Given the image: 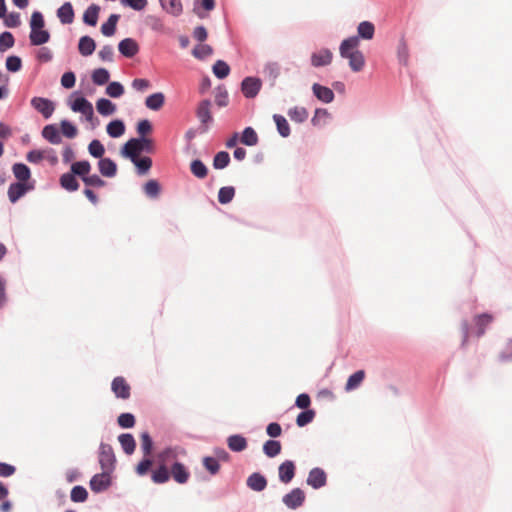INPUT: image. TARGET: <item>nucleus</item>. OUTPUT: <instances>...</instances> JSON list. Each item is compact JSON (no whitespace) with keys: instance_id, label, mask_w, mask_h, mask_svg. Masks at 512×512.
I'll use <instances>...</instances> for the list:
<instances>
[{"instance_id":"obj_12","label":"nucleus","mask_w":512,"mask_h":512,"mask_svg":"<svg viewBox=\"0 0 512 512\" xmlns=\"http://www.w3.org/2000/svg\"><path fill=\"white\" fill-rule=\"evenodd\" d=\"M189 469L180 461H174L170 467V478L178 484H186L190 478Z\"/></svg>"},{"instance_id":"obj_9","label":"nucleus","mask_w":512,"mask_h":512,"mask_svg":"<svg viewBox=\"0 0 512 512\" xmlns=\"http://www.w3.org/2000/svg\"><path fill=\"white\" fill-rule=\"evenodd\" d=\"M307 484L315 490L321 489L327 484V473L323 468H312L306 479Z\"/></svg>"},{"instance_id":"obj_13","label":"nucleus","mask_w":512,"mask_h":512,"mask_svg":"<svg viewBox=\"0 0 512 512\" xmlns=\"http://www.w3.org/2000/svg\"><path fill=\"white\" fill-rule=\"evenodd\" d=\"M296 475V464L293 460H285L278 466V478L283 484H289Z\"/></svg>"},{"instance_id":"obj_27","label":"nucleus","mask_w":512,"mask_h":512,"mask_svg":"<svg viewBox=\"0 0 512 512\" xmlns=\"http://www.w3.org/2000/svg\"><path fill=\"white\" fill-rule=\"evenodd\" d=\"M125 131V122L119 118L111 120L106 126V132L111 138H119L125 133Z\"/></svg>"},{"instance_id":"obj_11","label":"nucleus","mask_w":512,"mask_h":512,"mask_svg":"<svg viewBox=\"0 0 512 512\" xmlns=\"http://www.w3.org/2000/svg\"><path fill=\"white\" fill-rule=\"evenodd\" d=\"M111 390L118 399L126 400L131 395V387L122 376H117L112 380Z\"/></svg>"},{"instance_id":"obj_37","label":"nucleus","mask_w":512,"mask_h":512,"mask_svg":"<svg viewBox=\"0 0 512 512\" xmlns=\"http://www.w3.org/2000/svg\"><path fill=\"white\" fill-rule=\"evenodd\" d=\"M239 136L240 142L245 146H255L259 142L258 134L256 130L251 126L245 127Z\"/></svg>"},{"instance_id":"obj_49","label":"nucleus","mask_w":512,"mask_h":512,"mask_svg":"<svg viewBox=\"0 0 512 512\" xmlns=\"http://www.w3.org/2000/svg\"><path fill=\"white\" fill-rule=\"evenodd\" d=\"M140 446L144 456H152L154 440L148 431L140 434Z\"/></svg>"},{"instance_id":"obj_29","label":"nucleus","mask_w":512,"mask_h":512,"mask_svg":"<svg viewBox=\"0 0 512 512\" xmlns=\"http://www.w3.org/2000/svg\"><path fill=\"white\" fill-rule=\"evenodd\" d=\"M184 449L180 446H167L158 454L160 463L166 464L171 460H176L180 453H183Z\"/></svg>"},{"instance_id":"obj_33","label":"nucleus","mask_w":512,"mask_h":512,"mask_svg":"<svg viewBox=\"0 0 512 512\" xmlns=\"http://www.w3.org/2000/svg\"><path fill=\"white\" fill-rule=\"evenodd\" d=\"M96 109L100 115L107 117L116 112L117 106L110 99L102 97L96 101Z\"/></svg>"},{"instance_id":"obj_17","label":"nucleus","mask_w":512,"mask_h":512,"mask_svg":"<svg viewBox=\"0 0 512 512\" xmlns=\"http://www.w3.org/2000/svg\"><path fill=\"white\" fill-rule=\"evenodd\" d=\"M98 169L103 177L113 178L117 175L118 166L113 159L104 157L98 161Z\"/></svg>"},{"instance_id":"obj_61","label":"nucleus","mask_w":512,"mask_h":512,"mask_svg":"<svg viewBox=\"0 0 512 512\" xmlns=\"http://www.w3.org/2000/svg\"><path fill=\"white\" fill-rule=\"evenodd\" d=\"M23 63L21 57L9 55L5 61L6 70L10 73H17L22 69Z\"/></svg>"},{"instance_id":"obj_10","label":"nucleus","mask_w":512,"mask_h":512,"mask_svg":"<svg viewBox=\"0 0 512 512\" xmlns=\"http://www.w3.org/2000/svg\"><path fill=\"white\" fill-rule=\"evenodd\" d=\"M118 51L123 57L131 59L139 53L140 46L134 38L127 37L118 43Z\"/></svg>"},{"instance_id":"obj_4","label":"nucleus","mask_w":512,"mask_h":512,"mask_svg":"<svg viewBox=\"0 0 512 512\" xmlns=\"http://www.w3.org/2000/svg\"><path fill=\"white\" fill-rule=\"evenodd\" d=\"M262 88V80L257 76H246L240 83V90L247 99H254Z\"/></svg>"},{"instance_id":"obj_52","label":"nucleus","mask_w":512,"mask_h":512,"mask_svg":"<svg viewBox=\"0 0 512 512\" xmlns=\"http://www.w3.org/2000/svg\"><path fill=\"white\" fill-rule=\"evenodd\" d=\"M60 132L64 137L73 139L78 134V128L72 121L63 119L60 122Z\"/></svg>"},{"instance_id":"obj_40","label":"nucleus","mask_w":512,"mask_h":512,"mask_svg":"<svg viewBox=\"0 0 512 512\" xmlns=\"http://www.w3.org/2000/svg\"><path fill=\"white\" fill-rule=\"evenodd\" d=\"M272 119L276 125L278 134L283 138L289 137L291 134V128L287 119L281 114H274Z\"/></svg>"},{"instance_id":"obj_45","label":"nucleus","mask_w":512,"mask_h":512,"mask_svg":"<svg viewBox=\"0 0 512 512\" xmlns=\"http://www.w3.org/2000/svg\"><path fill=\"white\" fill-rule=\"evenodd\" d=\"M190 171L198 179L206 178L209 172L205 163L199 158L193 159L190 162Z\"/></svg>"},{"instance_id":"obj_35","label":"nucleus","mask_w":512,"mask_h":512,"mask_svg":"<svg viewBox=\"0 0 512 512\" xmlns=\"http://www.w3.org/2000/svg\"><path fill=\"white\" fill-rule=\"evenodd\" d=\"M119 19H120L119 14H116V13L110 14L108 19L106 20V22H104L101 25V29H100L101 33L105 37H112L113 35H115L116 30H117V23H118Z\"/></svg>"},{"instance_id":"obj_19","label":"nucleus","mask_w":512,"mask_h":512,"mask_svg":"<svg viewBox=\"0 0 512 512\" xmlns=\"http://www.w3.org/2000/svg\"><path fill=\"white\" fill-rule=\"evenodd\" d=\"M56 15L59 19V21L64 24L68 25L71 24L74 21L75 18V12L74 8L71 2L67 1L64 2L56 11Z\"/></svg>"},{"instance_id":"obj_62","label":"nucleus","mask_w":512,"mask_h":512,"mask_svg":"<svg viewBox=\"0 0 512 512\" xmlns=\"http://www.w3.org/2000/svg\"><path fill=\"white\" fill-rule=\"evenodd\" d=\"M15 44V37L10 31H3L0 34V53L6 52Z\"/></svg>"},{"instance_id":"obj_1","label":"nucleus","mask_w":512,"mask_h":512,"mask_svg":"<svg viewBox=\"0 0 512 512\" xmlns=\"http://www.w3.org/2000/svg\"><path fill=\"white\" fill-rule=\"evenodd\" d=\"M155 150L154 141L150 137H132L120 148V155L126 159L133 160L141 153H153Z\"/></svg>"},{"instance_id":"obj_26","label":"nucleus","mask_w":512,"mask_h":512,"mask_svg":"<svg viewBox=\"0 0 512 512\" xmlns=\"http://www.w3.org/2000/svg\"><path fill=\"white\" fill-rule=\"evenodd\" d=\"M95 49H96V42L91 36L84 35L79 38L78 51L82 56H84V57L91 56L94 53Z\"/></svg>"},{"instance_id":"obj_6","label":"nucleus","mask_w":512,"mask_h":512,"mask_svg":"<svg viewBox=\"0 0 512 512\" xmlns=\"http://www.w3.org/2000/svg\"><path fill=\"white\" fill-rule=\"evenodd\" d=\"M112 472L103 471L96 473L90 479L89 486L94 493H102L106 491L112 484Z\"/></svg>"},{"instance_id":"obj_8","label":"nucleus","mask_w":512,"mask_h":512,"mask_svg":"<svg viewBox=\"0 0 512 512\" xmlns=\"http://www.w3.org/2000/svg\"><path fill=\"white\" fill-rule=\"evenodd\" d=\"M30 104L45 119H49L55 110V103L51 99L45 97L35 96L31 99Z\"/></svg>"},{"instance_id":"obj_43","label":"nucleus","mask_w":512,"mask_h":512,"mask_svg":"<svg viewBox=\"0 0 512 512\" xmlns=\"http://www.w3.org/2000/svg\"><path fill=\"white\" fill-rule=\"evenodd\" d=\"M110 72L108 69L99 67L92 71L91 79L93 84L97 86L106 85L110 81Z\"/></svg>"},{"instance_id":"obj_31","label":"nucleus","mask_w":512,"mask_h":512,"mask_svg":"<svg viewBox=\"0 0 512 512\" xmlns=\"http://www.w3.org/2000/svg\"><path fill=\"white\" fill-rule=\"evenodd\" d=\"M118 441L123 452L126 455H132L136 449V440L131 433H122L118 436Z\"/></svg>"},{"instance_id":"obj_16","label":"nucleus","mask_w":512,"mask_h":512,"mask_svg":"<svg viewBox=\"0 0 512 512\" xmlns=\"http://www.w3.org/2000/svg\"><path fill=\"white\" fill-rule=\"evenodd\" d=\"M249 489L255 492H262L268 485L267 478L261 472H253L246 480Z\"/></svg>"},{"instance_id":"obj_5","label":"nucleus","mask_w":512,"mask_h":512,"mask_svg":"<svg viewBox=\"0 0 512 512\" xmlns=\"http://www.w3.org/2000/svg\"><path fill=\"white\" fill-rule=\"evenodd\" d=\"M35 189V180H32V183H25L20 181L12 182L8 188V199L12 204L18 202L23 196H25L29 191Z\"/></svg>"},{"instance_id":"obj_3","label":"nucleus","mask_w":512,"mask_h":512,"mask_svg":"<svg viewBox=\"0 0 512 512\" xmlns=\"http://www.w3.org/2000/svg\"><path fill=\"white\" fill-rule=\"evenodd\" d=\"M212 102L210 99H203L199 102L196 109V117L201 123L200 132L206 133L209 129V125L213 122V116L210 110Z\"/></svg>"},{"instance_id":"obj_18","label":"nucleus","mask_w":512,"mask_h":512,"mask_svg":"<svg viewBox=\"0 0 512 512\" xmlns=\"http://www.w3.org/2000/svg\"><path fill=\"white\" fill-rule=\"evenodd\" d=\"M73 100L68 101V105L73 112L81 113V111L86 110L88 107L92 106V103L79 91H75L71 94V98Z\"/></svg>"},{"instance_id":"obj_63","label":"nucleus","mask_w":512,"mask_h":512,"mask_svg":"<svg viewBox=\"0 0 512 512\" xmlns=\"http://www.w3.org/2000/svg\"><path fill=\"white\" fill-rule=\"evenodd\" d=\"M153 459L151 456H144L136 465L135 472L138 476H145L151 470Z\"/></svg>"},{"instance_id":"obj_64","label":"nucleus","mask_w":512,"mask_h":512,"mask_svg":"<svg viewBox=\"0 0 512 512\" xmlns=\"http://www.w3.org/2000/svg\"><path fill=\"white\" fill-rule=\"evenodd\" d=\"M213 54V48L209 44H199L192 50V55L198 60H204Z\"/></svg>"},{"instance_id":"obj_23","label":"nucleus","mask_w":512,"mask_h":512,"mask_svg":"<svg viewBox=\"0 0 512 512\" xmlns=\"http://www.w3.org/2000/svg\"><path fill=\"white\" fill-rule=\"evenodd\" d=\"M375 34V26L370 21H362L357 26V35H353L356 37V40L360 43V39L363 40H371L373 39Z\"/></svg>"},{"instance_id":"obj_56","label":"nucleus","mask_w":512,"mask_h":512,"mask_svg":"<svg viewBox=\"0 0 512 512\" xmlns=\"http://www.w3.org/2000/svg\"><path fill=\"white\" fill-rule=\"evenodd\" d=\"M235 187L223 186L218 191V202L222 205L229 204L235 196Z\"/></svg>"},{"instance_id":"obj_2","label":"nucleus","mask_w":512,"mask_h":512,"mask_svg":"<svg viewBox=\"0 0 512 512\" xmlns=\"http://www.w3.org/2000/svg\"><path fill=\"white\" fill-rule=\"evenodd\" d=\"M99 464L103 471L114 472L116 456L110 444L101 442L99 445Z\"/></svg>"},{"instance_id":"obj_28","label":"nucleus","mask_w":512,"mask_h":512,"mask_svg":"<svg viewBox=\"0 0 512 512\" xmlns=\"http://www.w3.org/2000/svg\"><path fill=\"white\" fill-rule=\"evenodd\" d=\"M170 479V469L166 464L160 463L154 470L151 471V480L155 484H164Z\"/></svg>"},{"instance_id":"obj_59","label":"nucleus","mask_w":512,"mask_h":512,"mask_svg":"<svg viewBox=\"0 0 512 512\" xmlns=\"http://www.w3.org/2000/svg\"><path fill=\"white\" fill-rule=\"evenodd\" d=\"M117 424L122 429H131L136 424V418L130 412H123L117 417Z\"/></svg>"},{"instance_id":"obj_55","label":"nucleus","mask_w":512,"mask_h":512,"mask_svg":"<svg viewBox=\"0 0 512 512\" xmlns=\"http://www.w3.org/2000/svg\"><path fill=\"white\" fill-rule=\"evenodd\" d=\"M316 412L313 409H302L296 417V425L300 428L310 424L315 418Z\"/></svg>"},{"instance_id":"obj_54","label":"nucleus","mask_w":512,"mask_h":512,"mask_svg":"<svg viewBox=\"0 0 512 512\" xmlns=\"http://www.w3.org/2000/svg\"><path fill=\"white\" fill-rule=\"evenodd\" d=\"M105 93L111 98H120L125 93L123 84L119 81H109Z\"/></svg>"},{"instance_id":"obj_32","label":"nucleus","mask_w":512,"mask_h":512,"mask_svg":"<svg viewBox=\"0 0 512 512\" xmlns=\"http://www.w3.org/2000/svg\"><path fill=\"white\" fill-rule=\"evenodd\" d=\"M92 166L88 160H79L71 164L70 171L81 180L90 174Z\"/></svg>"},{"instance_id":"obj_44","label":"nucleus","mask_w":512,"mask_h":512,"mask_svg":"<svg viewBox=\"0 0 512 512\" xmlns=\"http://www.w3.org/2000/svg\"><path fill=\"white\" fill-rule=\"evenodd\" d=\"M365 378V371L364 370H357L354 373H352L345 384V391L350 392L355 389H357L360 384L363 382Z\"/></svg>"},{"instance_id":"obj_47","label":"nucleus","mask_w":512,"mask_h":512,"mask_svg":"<svg viewBox=\"0 0 512 512\" xmlns=\"http://www.w3.org/2000/svg\"><path fill=\"white\" fill-rule=\"evenodd\" d=\"M230 66L224 60H217L212 66V72L217 79L223 80L230 74Z\"/></svg>"},{"instance_id":"obj_34","label":"nucleus","mask_w":512,"mask_h":512,"mask_svg":"<svg viewBox=\"0 0 512 512\" xmlns=\"http://www.w3.org/2000/svg\"><path fill=\"white\" fill-rule=\"evenodd\" d=\"M100 6L91 4L83 13V23L87 26L94 27L97 25L99 18Z\"/></svg>"},{"instance_id":"obj_48","label":"nucleus","mask_w":512,"mask_h":512,"mask_svg":"<svg viewBox=\"0 0 512 512\" xmlns=\"http://www.w3.org/2000/svg\"><path fill=\"white\" fill-rule=\"evenodd\" d=\"M291 121L296 123H304L309 116L308 110L305 107L294 106L287 112Z\"/></svg>"},{"instance_id":"obj_14","label":"nucleus","mask_w":512,"mask_h":512,"mask_svg":"<svg viewBox=\"0 0 512 512\" xmlns=\"http://www.w3.org/2000/svg\"><path fill=\"white\" fill-rule=\"evenodd\" d=\"M313 96L324 104H329L334 101L335 94L333 89L328 86L314 83L311 87Z\"/></svg>"},{"instance_id":"obj_46","label":"nucleus","mask_w":512,"mask_h":512,"mask_svg":"<svg viewBox=\"0 0 512 512\" xmlns=\"http://www.w3.org/2000/svg\"><path fill=\"white\" fill-rule=\"evenodd\" d=\"M230 162V154L227 151L222 150L214 155L212 165L216 170H223L229 166Z\"/></svg>"},{"instance_id":"obj_39","label":"nucleus","mask_w":512,"mask_h":512,"mask_svg":"<svg viewBox=\"0 0 512 512\" xmlns=\"http://www.w3.org/2000/svg\"><path fill=\"white\" fill-rule=\"evenodd\" d=\"M282 445L279 440L269 439L264 442L262 450L268 458H275L281 453Z\"/></svg>"},{"instance_id":"obj_22","label":"nucleus","mask_w":512,"mask_h":512,"mask_svg":"<svg viewBox=\"0 0 512 512\" xmlns=\"http://www.w3.org/2000/svg\"><path fill=\"white\" fill-rule=\"evenodd\" d=\"M12 172L17 181L32 183L31 169L28 165L22 162H16L12 166Z\"/></svg>"},{"instance_id":"obj_53","label":"nucleus","mask_w":512,"mask_h":512,"mask_svg":"<svg viewBox=\"0 0 512 512\" xmlns=\"http://www.w3.org/2000/svg\"><path fill=\"white\" fill-rule=\"evenodd\" d=\"M265 76L269 79L270 85L273 87L280 75V66L277 62H269L264 66Z\"/></svg>"},{"instance_id":"obj_30","label":"nucleus","mask_w":512,"mask_h":512,"mask_svg":"<svg viewBox=\"0 0 512 512\" xmlns=\"http://www.w3.org/2000/svg\"><path fill=\"white\" fill-rule=\"evenodd\" d=\"M349 60V67L353 72L361 71L365 66V57L362 51L355 50L353 53L346 55Z\"/></svg>"},{"instance_id":"obj_42","label":"nucleus","mask_w":512,"mask_h":512,"mask_svg":"<svg viewBox=\"0 0 512 512\" xmlns=\"http://www.w3.org/2000/svg\"><path fill=\"white\" fill-rule=\"evenodd\" d=\"M493 317L489 313H482L475 317L476 336L480 338L484 335L486 327L492 322Z\"/></svg>"},{"instance_id":"obj_24","label":"nucleus","mask_w":512,"mask_h":512,"mask_svg":"<svg viewBox=\"0 0 512 512\" xmlns=\"http://www.w3.org/2000/svg\"><path fill=\"white\" fill-rule=\"evenodd\" d=\"M228 448L235 453H240L248 447V441L242 434H232L227 438Z\"/></svg>"},{"instance_id":"obj_21","label":"nucleus","mask_w":512,"mask_h":512,"mask_svg":"<svg viewBox=\"0 0 512 512\" xmlns=\"http://www.w3.org/2000/svg\"><path fill=\"white\" fill-rule=\"evenodd\" d=\"M51 34L45 29L30 30L29 41L31 46H42L50 41Z\"/></svg>"},{"instance_id":"obj_57","label":"nucleus","mask_w":512,"mask_h":512,"mask_svg":"<svg viewBox=\"0 0 512 512\" xmlns=\"http://www.w3.org/2000/svg\"><path fill=\"white\" fill-rule=\"evenodd\" d=\"M163 4L165 8L162 9L172 16H180L183 12L181 0H163Z\"/></svg>"},{"instance_id":"obj_15","label":"nucleus","mask_w":512,"mask_h":512,"mask_svg":"<svg viewBox=\"0 0 512 512\" xmlns=\"http://www.w3.org/2000/svg\"><path fill=\"white\" fill-rule=\"evenodd\" d=\"M333 53L328 48H322L318 52H313L310 57L311 66L315 68L325 67L331 64Z\"/></svg>"},{"instance_id":"obj_51","label":"nucleus","mask_w":512,"mask_h":512,"mask_svg":"<svg viewBox=\"0 0 512 512\" xmlns=\"http://www.w3.org/2000/svg\"><path fill=\"white\" fill-rule=\"evenodd\" d=\"M88 497L89 493L82 485H75L70 491V500L74 503H84Z\"/></svg>"},{"instance_id":"obj_41","label":"nucleus","mask_w":512,"mask_h":512,"mask_svg":"<svg viewBox=\"0 0 512 512\" xmlns=\"http://www.w3.org/2000/svg\"><path fill=\"white\" fill-rule=\"evenodd\" d=\"M359 42L356 40V37L349 36L342 40L339 46V53L342 58H346V55L349 53H353L355 50H358Z\"/></svg>"},{"instance_id":"obj_20","label":"nucleus","mask_w":512,"mask_h":512,"mask_svg":"<svg viewBox=\"0 0 512 512\" xmlns=\"http://www.w3.org/2000/svg\"><path fill=\"white\" fill-rule=\"evenodd\" d=\"M42 137L53 145H58L62 142L60 129L56 124H47L43 127L41 132Z\"/></svg>"},{"instance_id":"obj_50","label":"nucleus","mask_w":512,"mask_h":512,"mask_svg":"<svg viewBox=\"0 0 512 512\" xmlns=\"http://www.w3.org/2000/svg\"><path fill=\"white\" fill-rule=\"evenodd\" d=\"M397 59L400 65L408 66L409 64V48L404 39L401 37L397 46Z\"/></svg>"},{"instance_id":"obj_58","label":"nucleus","mask_w":512,"mask_h":512,"mask_svg":"<svg viewBox=\"0 0 512 512\" xmlns=\"http://www.w3.org/2000/svg\"><path fill=\"white\" fill-rule=\"evenodd\" d=\"M143 190L149 198H157L161 192V185L158 180L150 179L144 184Z\"/></svg>"},{"instance_id":"obj_38","label":"nucleus","mask_w":512,"mask_h":512,"mask_svg":"<svg viewBox=\"0 0 512 512\" xmlns=\"http://www.w3.org/2000/svg\"><path fill=\"white\" fill-rule=\"evenodd\" d=\"M136 167L138 175H146L152 167V159L149 156H136L133 160H130Z\"/></svg>"},{"instance_id":"obj_60","label":"nucleus","mask_w":512,"mask_h":512,"mask_svg":"<svg viewBox=\"0 0 512 512\" xmlns=\"http://www.w3.org/2000/svg\"><path fill=\"white\" fill-rule=\"evenodd\" d=\"M89 154L96 159L104 158L105 147L102 142L98 139H93L88 145Z\"/></svg>"},{"instance_id":"obj_25","label":"nucleus","mask_w":512,"mask_h":512,"mask_svg":"<svg viewBox=\"0 0 512 512\" xmlns=\"http://www.w3.org/2000/svg\"><path fill=\"white\" fill-rule=\"evenodd\" d=\"M61 188L68 192H75L79 189L80 183L71 171L62 174L59 178Z\"/></svg>"},{"instance_id":"obj_7","label":"nucleus","mask_w":512,"mask_h":512,"mask_svg":"<svg viewBox=\"0 0 512 512\" xmlns=\"http://www.w3.org/2000/svg\"><path fill=\"white\" fill-rule=\"evenodd\" d=\"M306 499L303 489L296 487L291 489L282 497V503L291 510H296L301 507Z\"/></svg>"},{"instance_id":"obj_36","label":"nucleus","mask_w":512,"mask_h":512,"mask_svg":"<svg viewBox=\"0 0 512 512\" xmlns=\"http://www.w3.org/2000/svg\"><path fill=\"white\" fill-rule=\"evenodd\" d=\"M165 104V95L162 92L150 94L145 99V106L152 111H159Z\"/></svg>"}]
</instances>
